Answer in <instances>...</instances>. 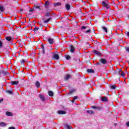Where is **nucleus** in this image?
Masks as SVG:
<instances>
[{"label": "nucleus", "instance_id": "nucleus-1", "mask_svg": "<svg viewBox=\"0 0 129 129\" xmlns=\"http://www.w3.org/2000/svg\"><path fill=\"white\" fill-rule=\"evenodd\" d=\"M45 17L44 18V21H43V23L44 24H47L49 23V22H50V21H52V16L51 15V13L50 12H47L46 13H45Z\"/></svg>", "mask_w": 129, "mask_h": 129}, {"label": "nucleus", "instance_id": "nucleus-2", "mask_svg": "<svg viewBox=\"0 0 129 129\" xmlns=\"http://www.w3.org/2000/svg\"><path fill=\"white\" fill-rule=\"evenodd\" d=\"M101 64H103V65L107 64V59L105 58H101L99 60V62H97L96 65L101 66Z\"/></svg>", "mask_w": 129, "mask_h": 129}, {"label": "nucleus", "instance_id": "nucleus-3", "mask_svg": "<svg viewBox=\"0 0 129 129\" xmlns=\"http://www.w3.org/2000/svg\"><path fill=\"white\" fill-rule=\"evenodd\" d=\"M114 74H115V75H120L122 77H124V72H123L121 69L115 71Z\"/></svg>", "mask_w": 129, "mask_h": 129}, {"label": "nucleus", "instance_id": "nucleus-4", "mask_svg": "<svg viewBox=\"0 0 129 129\" xmlns=\"http://www.w3.org/2000/svg\"><path fill=\"white\" fill-rule=\"evenodd\" d=\"M69 47L70 53H75V47L72 45H69Z\"/></svg>", "mask_w": 129, "mask_h": 129}, {"label": "nucleus", "instance_id": "nucleus-5", "mask_svg": "<svg viewBox=\"0 0 129 129\" xmlns=\"http://www.w3.org/2000/svg\"><path fill=\"white\" fill-rule=\"evenodd\" d=\"M102 6L106 8L107 10H108V9H109V5H108V4H107V3H105L104 1H103L102 2Z\"/></svg>", "mask_w": 129, "mask_h": 129}, {"label": "nucleus", "instance_id": "nucleus-6", "mask_svg": "<svg viewBox=\"0 0 129 129\" xmlns=\"http://www.w3.org/2000/svg\"><path fill=\"white\" fill-rule=\"evenodd\" d=\"M47 41L50 45H53L54 44V39L48 37Z\"/></svg>", "mask_w": 129, "mask_h": 129}, {"label": "nucleus", "instance_id": "nucleus-7", "mask_svg": "<svg viewBox=\"0 0 129 129\" xmlns=\"http://www.w3.org/2000/svg\"><path fill=\"white\" fill-rule=\"evenodd\" d=\"M1 73L2 74H4V75H5V76H9V75H10V73H9V72H8V71H6L5 70H2L1 71Z\"/></svg>", "mask_w": 129, "mask_h": 129}, {"label": "nucleus", "instance_id": "nucleus-8", "mask_svg": "<svg viewBox=\"0 0 129 129\" xmlns=\"http://www.w3.org/2000/svg\"><path fill=\"white\" fill-rule=\"evenodd\" d=\"M93 52L95 55H97V56H100L101 55V53H100V52L97 50H93Z\"/></svg>", "mask_w": 129, "mask_h": 129}, {"label": "nucleus", "instance_id": "nucleus-9", "mask_svg": "<svg viewBox=\"0 0 129 129\" xmlns=\"http://www.w3.org/2000/svg\"><path fill=\"white\" fill-rule=\"evenodd\" d=\"M59 54H55L53 55V58L54 60H59Z\"/></svg>", "mask_w": 129, "mask_h": 129}, {"label": "nucleus", "instance_id": "nucleus-10", "mask_svg": "<svg viewBox=\"0 0 129 129\" xmlns=\"http://www.w3.org/2000/svg\"><path fill=\"white\" fill-rule=\"evenodd\" d=\"M35 86L37 87V88H40L41 87V84H40V82L39 81H36L35 82Z\"/></svg>", "mask_w": 129, "mask_h": 129}, {"label": "nucleus", "instance_id": "nucleus-11", "mask_svg": "<svg viewBox=\"0 0 129 129\" xmlns=\"http://www.w3.org/2000/svg\"><path fill=\"white\" fill-rule=\"evenodd\" d=\"M102 101L104 102H107L108 101V98L106 96L102 97Z\"/></svg>", "mask_w": 129, "mask_h": 129}, {"label": "nucleus", "instance_id": "nucleus-12", "mask_svg": "<svg viewBox=\"0 0 129 129\" xmlns=\"http://www.w3.org/2000/svg\"><path fill=\"white\" fill-rule=\"evenodd\" d=\"M101 29L103 30L104 33H107V32H108V31L107 30V28L104 26H101Z\"/></svg>", "mask_w": 129, "mask_h": 129}, {"label": "nucleus", "instance_id": "nucleus-13", "mask_svg": "<svg viewBox=\"0 0 129 129\" xmlns=\"http://www.w3.org/2000/svg\"><path fill=\"white\" fill-rule=\"evenodd\" d=\"M71 75H68L66 77H64V81H68L70 79Z\"/></svg>", "mask_w": 129, "mask_h": 129}, {"label": "nucleus", "instance_id": "nucleus-14", "mask_svg": "<svg viewBox=\"0 0 129 129\" xmlns=\"http://www.w3.org/2000/svg\"><path fill=\"white\" fill-rule=\"evenodd\" d=\"M57 113L58 114H66V111H65L64 110H59V111H58Z\"/></svg>", "mask_w": 129, "mask_h": 129}, {"label": "nucleus", "instance_id": "nucleus-15", "mask_svg": "<svg viewBox=\"0 0 129 129\" xmlns=\"http://www.w3.org/2000/svg\"><path fill=\"white\" fill-rule=\"evenodd\" d=\"M12 85H18L19 84V81H13L11 82Z\"/></svg>", "mask_w": 129, "mask_h": 129}, {"label": "nucleus", "instance_id": "nucleus-16", "mask_svg": "<svg viewBox=\"0 0 129 129\" xmlns=\"http://www.w3.org/2000/svg\"><path fill=\"white\" fill-rule=\"evenodd\" d=\"M49 5H50V2L46 1L45 3L44 4L45 8H46V9L48 8L49 6Z\"/></svg>", "mask_w": 129, "mask_h": 129}, {"label": "nucleus", "instance_id": "nucleus-17", "mask_svg": "<svg viewBox=\"0 0 129 129\" xmlns=\"http://www.w3.org/2000/svg\"><path fill=\"white\" fill-rule=\"evenodd\" d=\"M39 98L42 101H45L46 99H45V97L43 95H39Z\"/></svg>", "mask_w": 129, "mask_h": 129}, {"label": "nucleus", "instance_id": "nucleus-18", "mask_svg": "<svg viewBox=\"0 0 129 129\" xmlns=\"http://www.w3.org/2000/svg\"><path fill=\"white\" fill-rule=\"evenodd\" d=\"M66 9L67 11H70V9H71L70 5L68 4H66Z\"/></svg>", "mask_w": 129, "mask_h": 129}, {"label": "nucleus", "instance_id": "nucleus-19", "mask_svg": "<svg viewBox=\"0 0 129 129\" xmlns=\"http://www.w3.org/2000/svg\"><path fill=\"white\" fill-rule=\"evenodd\" d=\"M91 108H93V109H97L98 110H100V107H96L95 106H92Z\"/></svg>", "mask_w": 129, "mask_h": 129}, {"label": "nucleus", "instance_id": "nucleus-20", "mask_svg": "<svg viewBox=\"0 0 129 129\" xmlns=\"http://www.w3.org/2000/svg\"><path fill=\"white\" fill-rule=\"evenodd\" d=\"M48 94L49 96H54V93H53V92H52V91H49L48 92Z\"/></svg>", "mask_w": 129, "mask_h": 129}, {"label": "nucleus", "instance_id": "nucleus-21", "mask_svg": "<svg viewBox=\"0 0 129 129\" xmlns=\"http://www.w3.org/2000/svg\"><path fill=\"white\" fill-rule=\"evenodd\" d=\"M5 39L8 42H11L12 41V37H11V36H7L5 38Z\"/></svg>", "mask_w": 129, "mask_h": 129}, {"label": "nucleus", "instance_id": "nucleus-22", "mask_svg": "<svg viewBox=\"0 0 129 129\" xmlns=\"http://www.w3.org/2000/svg\"><path fill=\"white\" fill-rule=\"evenodd\" d=\"M25 62H26V60H25V59H21L20 60V63L21 65H22L24 67H25Z\"/></svg>", "mask_w": 129, "mask_h": 129}, {"label": "nucleus", "instance_id": "nucleus-23", "mask_svg": "<svg viewBox=\"0 0 129 129\" xmlns=\"http://www.w3.org/2000/svg\"><path fill=\"white\" fill-rule=\"evenodd\" d=\"M87 72H88V73H94V70L92 69H87Z\"/></svg>", "mask_w": 129, "mask_h": 129}, {"label": "nucleus", "instance_id": "nucleus-24", "mask_svg": "<svg viewBox=\"0 0 129 129\" xmlns=\"http://www.w3.org/2000/svg\"><path fill=\"white\" fill-rule=\"evenodd\" d=\"M41 49L42 50V54H45V48L44 47V44L43 43L41 44Z\"/></svg>", "mask_w": 129, "mask_h": 129}, {"label": "nucleus", "instance_id": "nucleus-25", "mask_svg": "<svg viewBox=\"0 0 129 129\" xmlns=\"http://www.w3.org/2000/svg\"><path fill=\"white\" fill-rule=\"evenodd\" d=\"M110 89L114 90L115 88H116V85H110L109 86Z\"/></svg>", "mask_w": 129, "mask_h": 129}, {"label": "nucleus", "instance_id": "nucleus-26", "mask_svg": "<svg viewBox=\"0 0 129 129\" xmlns=\"http://www.w3.org/2000/svg\"><path fill=\"white\" fill-rule=\"evenodd\" d=\"M6 114L8 116H13V113H12L11 112L7 111Z\"/></svg>", "mask_w": 129, "mask_h": 129}, {"label": "nucleus", "instance_id": "nucleus-27", "mask_svg": "<svg viewBox=\"0 0 129 129\" xmlns=\"http://www.w3.org/2000/svg\"><path fill=\"white\" fill-rule=\"evenodd\" d=\"M65 127H66L67 129H72V128H73L72 127V126H71L70 125H68V124H66L65 125Z\"/></svg>", "mask_w": 129, "mask_h": 129}, {"label": "nucleus", "instance_id": "nucleus-28", "mask_svg": "<svg viewBox=\"0 0 129 129\" xmlns=\"http://www.w3.org/2000/svg\"><path fill=\"white\" fill-rule=\"evenodd\" d=\"M61 5H62L61 3L57 2L54 4V7H58V6H61Z\"/></svg>", "mask_w": 129, "mask_h": 129}, {"label": "nucleus", "instance_id": "nucleus-29", "mask_svg": "<svg viewBox=\"0 0 129 129\" xmlns=\"http://www.w3.org/2000/svg\"><path fill=\"white\" fill-rule=\"evenodd\" d=\"M6 92V93H8V94H13V93H14V92H13V91L11 90H7Z\"/></svg>", "mask_w": 129, "mask_h": 129}, {"label": "nucleus", "instance_id": "nucleus-30", "mask_svg": "<svg viewBox=\"0 0 129 129\" xmlns=\"http://www.w3.org/2000/svg\"><path fill=\"white\" fill-rule=\"evenodd\" d=\"M87 113H89L90 114H92L94 113V112L91 110H87Z\"/></svg>", "mask_w": 129, "mask_h": 129}, {"label": "nucleus", "instance_id": "nucleus-31", "mask_svg": "<svg viewBox=\"0 0 129 129\" xmlns=\"http://www.w3.org/2000/svg\"><path fill=\"white\" fill-rule=\"evenodd\" d=\"M34 8L35 9H37V10H39V11H41V7L40 6H35Z\"/></svg>", "mask_w": 129, "mask_h": 129}, {"label": "nucleus", "instance_id": "nucleus-32", "mask_svg": "<svg viewBox=\"0 0 129 129\" xmlns=\"http://www.w3.org/2000/svg\"><path fill=\"white\" fill-rule=\"evenodd\" d=\"M66 60H70L71 59V56L69 55H67L66 56Z\"/></svg>", "mask_w": 129, "mask_h": 129}, {"label": "nucleus", "instance_id": "nucleus-33", "mask_svg": "<svg viewBox=\"0 0 129 129\" xmlns=\"http://www.w3.org/2000/svg\"><path fill=\"white\" fill-rule=\"evenodd\" d=\"M0 11L1 12H5V8L3 6H0Z\"/></svg>", "mask_w": 129, "mask_h": 129}, {"label": "nucleus", "instance_id": "nucleus-34", "mask_svg": "<svg viewBox=\"0 0 129 129\" xmlns=\"http://www.w3.org/2000/svg\"><path fill=\"white\" fill-rule=\"evenodd\" d=\"M73 92H75V89H73L72 90H70L69 92V94H72Z\"/></svg>", "mask_w": 129, "mask_h": 129}, {"label": "nucleus", "instance_id": "nucleus-35", "mask_svg": "<svg viewBox=\"0 0 129 129\" xmlns=\"http://www.w3.org/2000/svg\"><path fill=\"white\" fill-rule=\"evenodd\" d=\"M0 126H6V123H5V122H2L0 123Z\"/></svg>", "mask_w": 129, "mask_h": 129}, {"label": "nucleus", "instance_id": "nucleus-36", "mask_svg": "<svg viewBox=\"0 0 129 129\" xmlns=\"http://www.w3.org/2000/svg\"><path fill=\"white\" fill-rule=\"evenodd\" d=\"M125 35H126V36L129 38V31H126L125 32Z\"/></svg>", "mask_w": 129, "mask_h": 129}, {"label": "nucleus", "instance_id": "nucleus-37", "mask_svg": "<svg viewBox=\"0 0 129 129\" xmlns=\"http://www.w3.org/2000/svg\"><path fill=\"white\" fill-rule=\"evenodd\" d=\"M39 29H40V28H39V27H35L34 28V29L33 30V31H34L35 33H36V31H38V30H39Z\"/></svg>", "mask_w": 129, "mask_h": 129}, {"label": "nucleus", "instance_id": "nucleus-38", "mask_svg": "<svg viewBox=\"0 0 129 129\" xmlns=\"http://www.w3.org/2000/svg\"><path fill=\"white\" fill-rule=\"evenodd\" d=\"M125 50L126 51L127 53H129V47H125Z\"/></svg>", "mask_w": 129, "mask_h": 129}, {"label": "nucleus", "instance_id": "nucleus-39", "mask_svg": "<svg viewBox=\"0 0 129 129\" xmlns=\"http://www.w3.org/2000/svg\"><path fill=\"white\" fill-rule=\"evenodd\" d=\"M91 30L89 29V30H87V31H86V34H88V33H91Z\"/></svg>", "mask_w": 129, "mask_h": 129}, {"label": "nucleus", "instance_id": "nucleus-40", "mask_svg": "<svg viewBox=\"0 0 129 129\" xmlns=\"http://www.w3.org/2000/svg\"><path fill=\"white\" fill-rule=\"evenodd\" d=\"M87 27L86 26H82L81 29L82 30H85V29H86Z\"/></svg>", "mask_w": 129, "mask_h": 129}, {"label": "nucleus", "instance_id": "nucleus-41", "mask_svg": "<svg viewBox=\"0 0 129 129\" xmlns=\"http://www.w3.org/2000/svg\"><path fill=\"white\" fill-rule=\"evenodd\" d=\"M29 12L30 13H34V9H30V10L29 11Z\"/></svg>", "mask_w": 129, "mask_h": 129}, {"label": "nucleus", "instance_id": "nucleus-42", "mask_svg": "<svg viewBox=\"0 0 129 129\" xmlns=\"http://www.w3.org/2000/svg\"><path fill=\"white\" fill-rule=\"evenodd\" d=\"M0 48H3V42H2V41H0Z\"/></svg>", "mask_w": 129, "mask_h": 129}, {"label": "nucleus", "instance_id": "nucleus-43", "mask_svg": "<svg viewBox=\"0 0 129 129\" xmlns=\"http://www.w3.org/2000/svg\"><path fill=\"white\" fill-rule=\"evenodd\" d=\"M78 13H82V11H81V9H78Z\"/></svg>", "mask_w": 129, "mask_h": 129}, {"label": "nucleus", "instance_id": "nucleus-44", "mask_svg": "<svg viewBox=\"0 0 129 129\" xmlns=\"http://www.w3.org/2000/svg\"><path fill=\"white\" fill-rule=\"evenodd\" d=\"M77 98H78V96H75L74 97V99L75 100V99H77Z\"/></svg>", "mask_w": 129, "mask_h": 129}, {"label": "nucleus", "instance_id": "nucleus-45", "mask_svg": "<svg viewBox=\"0 0 129 129\" xmlns=\"http://www.w3.org/2000/svg\"><path fill=\"white\" fill-rule=\"evenodd\" d=\"M9 129H15V127L11 126V127H9Z\"/></svg>", "mask_w": 129, "mask_h": 129}, {"label": "nucleus", "instance_id": "nucleus-46", "mask_svg": "<svg viewBox=\"0 0 129 129\" xmlns=\"http://www.w3.org/2000/svg\"><path fill=\"white\" fill-rule=\"evenodd\" d=\"M3 101H4V98H2L0 99V103L1 102H3Z\"/></svg>", "mask_w": 129, "mask_h": 129}, {"label": "nucleus", "instance_id": "nucleus-47", "mask_svg": "<svg viewBox=\"0 0 129 129\" xmlns=\"http://www.w3.org/2000/svg\"><path fill=\"white\" fill-rule=\"evenodd\" d=\"M126 126L129 127V122H127V123H126Z\"/></svg>", "mask_w": 129, "mask_h": 129}, {"label": "nucleus", "instance_id": "nucleus-48", "mask_svg": "<svg viewBox=\"0 0 129 129\" xmlns=\"http://www.w3.org/2000/svg\"><path fill=\"white\" fill-rule=\"evenodd\" d=\"M20 12H21V13H22V12H24V9H20Z\"/></svg>", "mask_w": 129, "mask_h": 129}, {"label": "nucleus", "instance_id": "nucleus-49", "mask_svg": "<svg viewBox=\"0 0 129 129\" xmlns=\"http://www.w3.org/2000/svg\"><path fill=\"white\" fill-rule=\"evenodd\" d=\"M75 101V100H74V99L73 100H72V102L73 103Z\"/></svg>", "mask_w": 129, "mask_h": 129}, {"label": "nucleus", "instance_id": "nucleus-50", "mask_svg": "<svg viewBox=\"0 0 129 129\" xmlns=\"http://www.w3.org/2000/svg\"><path fill=\"white\" fill-rule=\"evenodd\" d=\"M24 20H25L24 21L25 23H27V21L26 20V19H24Z\"/></svg>", "mask_w": 129, "mask_h": 129}, {"label": "nucleus", "instance_id": "nucleus-51", "mask_svg": "<svg viewBox=\"0 0 129 129\" xmlns=\"http://www.w3.org/2000/svg\"><path fill=\"white\" fill-rule=\"evenodd\" d=\"M24 24H26V23H25V22H24V23H22V25H24Z\"/></svg>", "mask_w": 129, "mask_h": 129}, {"label": "nucleus", "instance_id": "nucleus-52", "mask_svg": "<svg viewBox=\"0 0 129 129\" xmlns=\"http://www.w3.org/2000/svg\"><path fill=\"white\" fill-rule=\"evenodd\" d=\"M13 8H14V9H16V7L15 6H13Z\"/></svg>", "mask_w": 129, "mask_h": 129}, {"label": "nucleus", "instance_id": "nucleus-53", "mask_svg": "<svg viewBox=\"0 0 129 129\" xmlns=\"http://www.w3.org/2000/svg\"><path fill=\"white\" fill-rule=\"evenodd\" d=\"M42 29H43V26H42V27H41V30H42Z\"/></svg>", "mask_w": 129, "mask_h": 129}, {"label": "nucleus", "instance_id": "nucleus-54", "mask_svg": "<svg viewBox=\"0 0 129 129\" xmlns=\"http://www.w3.org/2000/svg\"><path fill=\"white\" fill-rule=\"evenodd\" d=\"M79 77H81V76L80 75H79Z\"/></svg>", "mask_w": 129, "mask_h": 129}, {"label": "nucleus", "instance_id": "nucleus-55", "mask_svg": "<svg viewBox=\"0 0 129 129\" xmlns=\"http://www.w3.org/2000/svg\"><path fill=\"white\" fill-rule=\"evenodd\" d=\"M114 125H116V123H115Z\"/></svg>", "mask_w": 129, "mask_h": 129}, {"label": "nucleus", "instance_id": "nucleus-56", "mask_svg": "<svg viewBox=\"0 0 129 129\" xmlns=\"http://www.w3.org/2000/svg\"><path fill=\"white\" fill-rule=\"evenodd\" d=\"M124 2V1H122V2Z\"/></svg>", "mask_w": 129, "mask_h": 129}, {"label": "nucleus", "instance_id": "nucleus-57", "mask_svg": "<svg viewBox=\"0 0 129 129\" xmlns=\"http://www.w3.org/2000/svg\"><path fill=\"white\" fill-rule=\"evenodd\" d=\"M40 26H42V24H40Z\"/></svg>", "mask_w": 129, "mask_h": 129}]
</instances>
